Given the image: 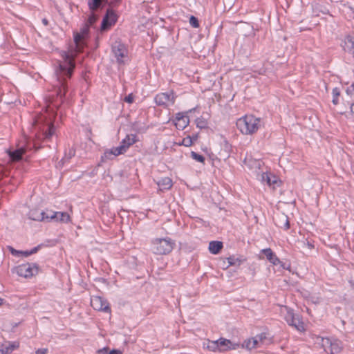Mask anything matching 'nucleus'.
Masks as SVG:
<instances>
[{
	"label": "nucleus",
	"mask_w": 354,
	"mask_h": 354,
	"mask_svg": "<svg viewBox=\"0 0 354 354\" xmlns=\"http://www.w3.org/2000/svg\"><path fill=\"white\" fill-rule=\"evenodd\" d=\"M64 62L63 63H59L58 68L55 71L58 81L57 94L61 99L65 96L66 93L65 76L67 78H70L75 68V64L73 59L66 53H64Z\"/></svg>",
	"instance_id": "obj_1"
},
{
	"label": "nucleus",
	"mask_w": 354,
	"mask_h": 354,
	"mask_svg": "<svg viewBox=\"0 0 354 354\" xmlns=\"http://www.w3.org/2000/svg\"><path fill=\"white\" fill-rule=\"evenodd\" d=\"M260 122V118L252 115H246L238 119L236 125L243 134L251 135L259 129Z\"/></svg>",
	"instance_id": "obj_2"
},
{
	"label": "nucleus",
	"mask_w": 354,
	"mask_h": 354,
	"mask_svg": "<svg viewBox=\"0 0 354 354\" xmlns=\"http://www.w3.org/2000/svg\"><path fill=\"white\" fill-rule=\"evenodd\" d=\"M175 245L170 237L156 238L151 241V251L155 254L166 255L173 250Z\"/></svg>",
	"instance_id": "obj_3"
},
{
	"label": "nucleus",
	"mask_w": 354,
	"mask_h": 354,
	"mask_svg": "<svg viewBox=\"0 0 354 354\" xmlns=\"http://www.w3.org/2000/svg\"><path fill=\"white\" fill-rule=\"evenodd\" d=\"M38 270L39 268L36 263H26L15 267L12 269V272L24 278H29L37 274Z\"/></svg>",
	"instance_id": "obj_4"
},
{
	"label": "nucleus",
	"mask_w": 354,
	"mask_h": 354,
	"mask_svg": "<svg viewBox=\"0 0 354 354\" xmlns=\"http://www.w3.org/2000/svg\"><path fill=\"white\" fill-rule=\"evenodd\" d=\"M321 345L324 351L329 354L339 353L342 348V344L339 340L331 339L328 337L322 339Z\"/></svg>",
	"instance_id": "obj_5"
},
{
	"label": "nucleus",
	"mask_w": 354,
	"mask_h": 354,
	"mask_svg": "<svg viewBox=\"0 0 354 354\" xmlns=\"http://www.w3.org/2000/svg\"><path fill=\"white\" fill-rule=\"evenodd\" d=\"M286 313L284 318L288 325L293 326L299 331H303L305 330L304 322L301 321L299 315H295L293 310L288 307H285Z\"/></svg>",
	"instance_id": "obj_6"
},
{
	"label": "nucleus",
	"mask_w": 354,
	"mask_h": 354,
	"mask_svg": "<svg viewBox=\"0 0 354 354\" xmlns=\"http://www.w3.org/2000/svg\"><path fill=\"white\" fill-rule=\"evenodd\" d=\"M91 305L95 310L99 311L111 312V308L109 307V303L102 297H91Z\"/></svg>",
	"instance_id": "obj_7"
},
{
	"label": "nucleus",
	"mask_w": 354,
	"mask_h": 354,
	"mask_svg": "<svg viewBox=\"0 0 354 354\" xmlns=\"http://www.w3.org/2000/svg\"><path fill=\"white\" fill-rule=\"evenodd\" d=\"M155 102L158 106H167L169 103L173 104L175 102V96L173 91L168 93H161L156 95Z\"/></svg>",
	"instance_id": "obj_8"
},
{
	"label": "nucleus",
	"mask_w": 354,
	"mask_h": 354,
	"mask_svg": "<svg viewBox=\"0 0 354 354\" xmlns=\"http://www.w3.org/2000/svg\"><path fill=\"white\" fill-rule=\"evenodd\" d=\"M89 33V24H84L82 27L80 28V32H74V41L75 43L76 47L81 50L83 47L82 40L88 36Z\"/></svg>",
	"instance_id": "obj_9"
},
{
	"label": "nucleus",
	"mask_w": 354,
	"mask_h": 354,
	"mask_svg": "<svg viewBox=\"0 0 354 354\" xmlns=\"http://www.w3.org/2000/svg\"><path fill=\"white\" fill-rule=\"evenodd\" d=\"M112 51L117 59V62L120 64L123 63L122 58H124L127 53L124 44L119 41H115L112 46Z\"/></svg>",
	"instance_id": "obj_10"
},
{
	"label": "nucleus",
	"mask_w": 354,
	"mask_h": 354,
	"mask_svg": "<svg viewBox=\"0 0 354 354\" xmlns=\"http://www.w3.org/2000/svg\"><path fill=\"white\" fill-rule=\"evenodd\" d=\"M261 252L272 264L274 266L280 265L283 269L286 268L285 267V264L280 261L275 253L270 248L263 249Z\"/></svg>",
	"instance_id": "obj_11"
},
{
	"label": "nucleus",
	"mask_w": 354,
	"mask_h": 354,
	"mask_svg": "<svg viewBox=\"0 0 354 354\" xmlns=\"http://www.w3.org/2000/svg\"><path fill=\"white\" fill-rule=\"evenodd\" d=\"M219 352H224L228 350H235L240 346L238 343H234L230 339L221 337L218 339Z\"/></svg>",
	"instance_id": "obj_12"
},
{
	"label": "nucleus",
	"mask_w": 354,
	"mask_h": 354,
	"mask_svg": "<svg viewBox=\"0 0 354 354\" xmlns=\"http://www.w3.org/2000/svg\"><path fill=\"white\" fill-rule=\"evenodd\" d=\"M136 138L137 136L135 134L127 135L120 142V146L124 148V153L127 151V150L129 149L130 146L133 145L134 143L136 142Z\"/></svg>",
	"instance_id": "obj_13"
},
{
	"label": "nucleus",
	"mask_w": 354,
	"mask_h": 354,
	"mask_svg": "<svg viewBox=\"0 0 354 354\" xmlns=\"http://www.w3.org/2000/svg\"><path fill=\"white\" fill-rule=\"evenodd\" d=\"M160 191L168 190L171 188L173 185L172 180L169 177H164L157 182Z\"/></svg>",
	"instance_id": "obj_14"
},
{
	"label": "nucleus",
	"mask_w": 354,
	"mask_h": 354,
	"mask_svg": "<svg viewBox=\"0 0 354 354\" xmlns=\"http://www.w3.org/2000/svg\"><path fill=\"white\" fill-rule=\"evenodd\" d=\"M25 153V149L19 148L14 151H9L8 155L12 161L17 162L22 158V156Z\"/></svg>",
	"instance_id": "obj_15"
},
{
	"label": "nucleus",
	"mask_w": 354,
	"mask_h": 354,
	"mask_svg": "<svg viewBox=\"0 0 354 354\" xmlns=\"http://www.w3.org/2000/svg\"><path fill=\"white\" fill-rule=\"evenodd\" d=\"M109 15L113 16V10L108 9L106 10V15L103 17L102 24H101V29L104 30L111 26L113 24H115V22H112V21H110L109 19Z\"/></svg>",
	"instance_id": "obj_16"
},
{
	"label": "nucleus",
	"mask_w": 354,
	"mask_h": 354,
	"mask_svg": "<svg viewBox=\"0 0 354 354\" xmlns=\"http://www.w3.org/2000/svg\"><path fill=\"white\" fill-rule=\"evenodd\" d=\"M270 342L267 337V334L262 333L253 337V345H263L266 344Z\"/></svg>",
	"instance_id": "obj_17"
},
{
	"label": "nucleus",
	"mask_w": 354,
	"mask_h": 354,
	"mask_svg": "<svg viewBox=\"0 0 354 354\" xmlns=\"http://www.w3.org/2000/svg\"><path fill=\"white\" fill-rule=\"evenodd\" d=\"M277 222V225H279L281 228H283L286 230L290 228V222L288 220V217L287 215L284 214H282L278 217Z\"/></svg>",
	"instance_id": "obj_18"
},
{
	"label": "nucleus",
	"mask_w": 354,
	"mask_h": 354,
	"mask_svg": "<svg viewBox=\"0 0 354 354\" xmlns=\"http://www.w3.org/2000/svg\"><path fill=\"white\" fill-rule=\"evenodd\" d=\"M223 248V243L218 241H212L209 243V250L212 254H216Z\"/></svg>",
	"instance_id": "obj_19"
},
{
	"label": "nucleus",
	"mask_w": 354,
	"mask_h": 354,
	"mask_svg": "<svg viewBox=\"0 0 354 354\" xmlns=\"http://www.w3.org/2000/svg\"><path fill=\"white\" fill-rule=\"evenodd\" d=\"M29 218L33 221H42L44 214L38 209H31L28 214Z\"/></svg>",
	"instance_id": "obj_20"
},
{
	"label": "nucleus",
	"mask_w": 354,
	"mask_h": 354,
	"mask_svg": "<svg viewBox=\"0 0 354 354\" xmlns=\"http://www.w3.org/2000/svg\"><path fill=\"white\" fill-rule=\"evenodd\" d=\"M44 139L46 140H48L51 138V137L55 134V128L52 123H49L47 125L46 129L44 130Z\"/></svg>",
	"instance_id": "obj_21"
},
{
	"label": "nucleus",
	"mask_w": 354,
	"mask_h": 354,
	"mask_svg": "<svg viewBox=\"0 0 354 354\" xmlns=\"http://www.w3.org/2000/svg\"><path fill=\"white\" fill-rule=\"evenodd\" d=\"M103 0H88V6L91 11L95 12L102 7Z\"/></svg>",
	"instance_id": "obj_22"
},
{
	"label": "nucleus",
	"mask_w": 354,
	"mask_h": 354,
	"mask_svg": "<svg viewBox=\"0 0 354 354\" xmlns=\"http://www.w3.org/2000/svg\"><path fill=\"white\" fill-rule=\"evenodd\" d=\"M44 214V218L42 219L43 222H50L51 221H55V218H56V213H55L53 210H46L42 211Z\"/></svg>",
	"instance_id": "obj_23"
},
{
	"label": "nucleus",
	"mask_w": 354,
	"mask_h": 354,
	"mask_svg": "<svg viewBox=\"0 0 354 354\" xmlns=\"http://www.w3.org/2000/svg\"><path fill=\"white\" fill-rule=\"evenodd\" d=\"M56 213V218L55 221H60L63 223H68L70 221V216L66 212H55Z\"/></svg>",
	"instance_id": "obj_24"
},
{
	"label": "nucleus",
	"mask_w": 354,
	"mask_h": 354,
	"mask_svg": "<svg viewBox=\"0 0 354 354\" xmlns=\"http://www.w3.org/2000/svg\"><path fill=\"white\" fill-rule=\"evenodd\" d=\"M189 122L188 117L183 118L182 120L176 122L175 126L178 129L183 130L189 124Z\"/></svg>",
	"instance_id": "obj_25"
},
{
	"label": "nucleus",
	"mask_w": 354,
	"mask_h": 354,
	"mask_svg": "<svg viewBox=\"0 0 354 354\" xmlns=\"http://www.w3.org/2000/svg\"><path fill=\"white\" fill-rule=\"evenodd\" d=\"M207 348L214 352L219 351L218 339L215 341H209L207 345Z\"/></svg>",
	"instance_id": "obj_26"
},
{
	"label": "nucleus",
	"mask_w": 354,
	"mask_h": 354,
	"mask_svg": "<svg viewBox=\"0 0 354 354\" xmlns=\"http://www.w3.org/2000/svg\"><path fill=\"white\" fill-rule=\"evenodd\" d=\"M18 346L19 344L17 342H14L9 344V345L6 346L4 349H0V351H2L3 354H8L9 353L13 351Z\"/></svg>",
	"instance_id": "obj_27"
},
{
	"label": "nucleus",
	"mask_w": 354,
	"mask_h": 354,
	"mask_svg": "<svg viewBox=\"0 0 354 354\" xmlns=\"http://www.w3.org/2000/svg\"><path fill=\"white\" fill-rule=\"evenodd\" d=\"M110 153L114 157L119 156L120 154H123L124 153V148L122 147L118 146L117 147H113L110 149H108Z\"/></svg>",
	"instance_id": "obj_28"
},
{
	"label": "nucleus",
	"mask_w": 354,
	"mask_h": 354,
	"mask_svg": "<svg viewBox=\"0 0 354 354\" xmlns=\"http://www.w3.org/2000/svg\"><path fill=\"white\" fill-rule=\"evenodd\" d=\"M333 94V100L332 102L334 105H337L338 104V98L340 95V91L337 87H335L332 91Z\"/></svg>",
	"instance_id": "obj_29"
},
{
	"label": "nucleus",
	"mask_w": 354,
	"mask_h": 354,
	"mask_svg": "<svg viewBox=\"0 0 354 354\" xmlns=\"http://www.w3.org/2000/svg\"><path fill=\"white\" fill-rule=\"evenodd\" d=\"M260 346L259 345H253V337L251 339H248L245 340L242 345L243 348H245L248 350H251L252 348Z\"/></svg>",
	"instance_id": "obj_30"
},
{
	"label": "nucleus",
	"mask_w": 354,
	"mask_h": 354,
	"mask_svg": "<svg viewBox=\"0 0 354 354\" xmlns=\"http://www.w3.org/2000/svg\"><path fill=\"white\" fill-rule=\"evenodd\" d=\"M190 156L193 159L199 162H205V157L201 154L197 153L195 151H192Z\"/></svg>",
	"instance_id": "obj_31"
},
{
	"label": "nucleus",
	"mask_w": 354,
	"mask_h": 354,
	"mask_svg": "<svg viewBox=\"0 0 354 354\" xmlns=\"http://www.w3.org/2000/svg\"><path fill=\"white\" fill-rule=\"evenodd\" d=\"M228 266H239L241 263V261L238 258H235L234 257H230L227 259Z\"/></svg>",
	"instance_id": "obj_32"
},
{
	"label": "nucleus",
	"mask_w": 354,
	"mask_h": 354,
	"mask_svg": "<svg viewBox=\"0 0 354 354\" xmlns=\"http://www.w3.org/2000/svg\"><path fill=\"white\" fill-rule=\"evenodd\" d=\"M196 127L200 129H205L207 127V121L205 119H203V118H197L196 120Z\"/></svg>",
	"instance_id": "obj_33"
},
{
	"label": "nucleus",
	"mask_w": 354,
	"mask_h": 354,
	"mask_svg": "<svg viewBox=\"0 0 354 354\" xmlns=\"http://www.w3.org/2000/svg\"><path fill=\"white\" fill-rule=\"evenodd\" d=\"M113 156L110 153L108 149H106L103 155L101 156V162H105L108 160L113 159Z\"/></svg>",
	"instance_id": "obj_34"
},
{
	"label": "nucleus",
	"mask_w": 354,
	"mask_h": 354,
	"mask_svg": "<svg viewBox=\"0 0 354 354\" xmlns=\"http://www.w3.org/2000/svg\"><path fill=\"white\" fill-rule=\"evenodd\" d=\"M262 180L263 181H266L267 183L269 185H271L272 184H274V183H276V180H272L271 177L267 173H263V174H262Z\"/></svg>",
	"instance_id": "obj_35"
},
{
	"label": "nucleus",
	"mask_w": 354,
	"mask_h": 354,
	"mask_svg": "<svg viewBox=\"0 0 354 354\" xmlns=\"http://www.w3.org/2000/svg\"><path fill=\"white\" fill-rule=\"evenodd\" d=\"M97 19V17L92 12V13L89 15L87 21L85 24H88L89 26H92Z\"/></svg>",
	"instance_id": "obj_36"
},
{
	"label": "nucleus",
	"mask_w": 354,
	"mask_h": 354,
	"mask_svg": "<svg viewBox=\"0 0 354 354\" xmlns=\"http://www.w3.org/2000/svg\"><path fill=\"white\" fill-rule=\"evenodd\" d=\"M192 138H191V136H187L186 138L183 139L182 142L180 144V145L189 147L192 145Z\"/></svg>",
	"instance_id": "obj_37"
},
{
	"label": "nucleus",
	"mask_w": 354,
	"mask_h": 354,
	"mask_svg": "<svg viewBox=\"0 0 354 354\" xmlns=\"http://www.w3.org/2000/svg\"><path fill=\"white\" fill-rule=\"evenodd\" d=\"M189 24L194 28L199 27V21H198V19L193 15H192L189 18Z\"/></svg>",
	"instance_id": "obj_38"
},
{
	"label": "nucleus",
	"mask_w": 354,
	"mask_h": 354,
	"mask_svg": "<svg viewBox=\"0 0 354 354\" xmlns=\"http://www.w3.org/2000/svg\"><path fill=\"white\" fill-rule=\"evenodd\" d=\"M75 154V151L73 148H71L68 150V152L66 153L63 158V160H70L72 157H73Z\"/></svg>",
	"instance_id": "obj_39"
},
{
	"label": "nucleus",
	"mask_w": 354,
	"mask_h": 354,
	"mask_svg": "<svg viewBox=\"0 0 354 354\" xmlns=\"http://www.w3.org/2000/svg\"><path fill=\"white\" fill-rule=\"evenodd\" d=\"M346 92L349 95H354V83H353L350 86H348Z\"/></svg>",
	"instance_id": "obj_40"
},
{
	"label": "nucleus",
	"mask_w": 354,
	"mask_h": 354,
	"mask_svg": "<svg viewBox=\"0 0 354 354\" xmlns=\"http://www.w3.org/2000/svg\"><path fill=\"white\" fill-rule=\"evenodd\" d=\"M126 102L132 103L133 102V96L132 94H129L124 97V100Z\"/></svg>",
	"instance_id": "obj_41"
},
{
	"label": "nucleus",
	"mask_w": 354,
	"mask_h": 354,
	"mask_svg": "<svg viewBox=\"0 0 354 354\" xmlns=\"http://www.w3.org/2000/svg\"><path fill=\"white\" fill-rule=\"evenodd\" d=\"M187 116L185 115L183 113H178L176 115V122H178L182 120L183 118H187Z\"/></svg>",
	"instance_id": "obj_42"
},
{
	"label": "nucleus",
	"mask_w": 354,
	"mask_h": 354,
	"mask_svg": "<svg viewBox=\"0 0 354 354\" xmlns=\"http://www.w3.org/2000/svg\"><path fill=\"white\" fill-rule=\"evenodd\" d=\"M10 251L12 253V254H13V255H19V254L23 252V251L16 250L15 249H14L12 248H10Z\"/></svg>",
	"instance_id": "obj_43"
},
{
	"label": "nucleus",
	"mask_w": 354,
	"mask_h": 354,
	"mask_svg": "<svg viewBox=\"0 0 354 354\" xmlns=\"http://www.w3.org/2000/svg\"><path fill=\"white\" fill-rule=\"evenodd\" d=\"M110 351H109V349L106 348H104L102 349H100L97 351V354H109Z\"/></svg>",
	"instance_id": "obj_44"
},
{
	"label": "nucleus",
	"mask_w": 354,
	"mask_h": 354,
	"mask_svg": "<svg viewBox=\"0 0 354 354\" xmlns=\"http://www.w3.org/2000/svg\"><path fill=\"white\" fill-rule=\"evenodd\" d=\"M47 351L46 348H39L36 351L35 354H46Z\"/></svg>",
	"instance_id": "obj_45"
},
{
	"label": "nucleus",
	"mask_w": 354,
	"mask_h": 354,
	"mask_svg": "<svg viewBox=\"0 0 354 354\" xmlns=\"http://www.w3.org/2000/svg\"><path fill=\"white\" fill-rule=\"evenodd\" d=\"M109 19L110 21H112V22H115L116 21V15L115 14V12L113 11V16L109 15Z\"/></svg>",
	"instance_id": "obj_46"
},
{
	"label": "nucleus",
	"mask_w": 354,
	"mask_h": 354,
	"mask_svg": "<svg viewBox=\"0 0 354 354\" xmlns=\"http://www.w3.org/2000/svg\"><path fill=\"white\" fill-rule=\"evenodd\" d=\"M254 165V167L256 168H258V169H260V167H261V162L259 161V160H254L253 162Z\"/></svg>",
	"instance_id": "obj_47"
},
{
	"label": "nucleus",
	"mask_w": 354,
	"mask_h": 354,
	"mask_svg": "<svg viewBox=\"0 0 354 354\" xmlns=\"http://www.w3.org/2000/svg\"><path fill=\"white\" fill-rule=\"evenodd\" d=\"M39 248V246L33 248L32 250H29V254H32L36 253L37 252Z\"/></svg>",
	"instance_id": "obj_48"
},
{
	"label": "nucleus",
	"mask_w": 354,
	"mask_h": 354,
	"mask_svg": "<svg viewBox=\"0 0 354 354\" xmlns=\"http://www.w3.org/2000/svg\"><path fill=\"white\" fill-rule=\"evenodd\" d=\"M109 354H122V353L120 351H118V350L113 349V350L111 351L109 353Z\"/></svg>",
	"instance_id": "obj_49"
},
{
	"label": "nucleus",
	"mask_w": 354,
	"mask_h": 354,
	"mask_svg": "<svg viewBox=\"0 0 354 354\" xmlns=\"http://www.w3.org/2000/svg\"><path fill=\"white\" fill-rule=\"evenodd\" d=\"M350 109H351V113L353 115V117L354 118V103H352L351 104Z\"/></svg>",
	"instance_id": "obj_50"
},
{
	"label": "nucleus",
	"mask_w": 354,
	"mask_h": 354,
	"mask_svg": "<svg viewBox=\"0 0 354 354\" xmlns=\"http://www.w3.org/2000/svg\"><path fill=\"white\" fill-rule=\"evenodd\" d=\"M21 254H23L25 257H28L29 255H31V254H29V250L23 251V252Z\"/></svg>",
	"instance_id": "obj_51"
},
{
	"label": "nucleus",
	"mask_w": 354,
	"mask_h": 354,
	"mask_svg": "<svg viewBox=\"0 0 354 354\" xmlns=\"http://www.w3.org/2000/svg\"><path fill=\"white\" fill-rule=\"evenodd\" d=\"M306 244H307V245H308L309 249H312V248H314V245L310 242H309V241H307Z\"/></svg>",
	"instance_id": "obj_52"
},
{
	"label": "nucleus",
	"mask_w": 354,
	"mask_h": 354,
	"mask_svg": "<svg viewBox=\"0 0 354 354\" xmlns=\"http://www.w3.org/2000/svg\"><path fill=\"white\" fill-rule=\"evenodd\" d=\"M42 22L44 25H47L48 24V20L46 19H42Z\"/></svg>",
	"instance_id": "obj_53"
},
{
	"label": "nucleus",
	"mask_w": 354,
	"mask_h": 354,
	"mask_svg": "<svg viewBox=\"0 0 354 354\" xmlns=\"http://www.w3.org/2000/svg\"><path fill=\"white\" fill-rule=\"evenodd\" d=\"M191 138H192V142H193L194 140H196L197 139V135L193 136Z\"/></svg>",
	"instance_id": "obj_54"
},
{
	"label": "nucleus",
	"mask_w": 354,
	"mask_h": 354,
	"mask_svg": "<svg viewBox=\"0 0 354 354\" xmlns=\"http://www.w3.org/2000/svg\"><path fill=\"white\" fill-rule=\"evenodd\" d=\"M4 299L0 297V306L3 305Z\"/></svg>",
	"instance_id": "obj_55"
},
{
	"label": "nucleus",
	"mask_w": 354,
	"mask_h": 354,
	"mask_svg": "<svg viewBox=\"0 0 354 354\" xmlns=\"http://www.w3.org/2000/svg\"><path fill=\"white\" fill-rule=\"evenodd\" d=\"M349 283L351 284L352 287H354V282L353 281H350Z\"/></svg>",
	"instance_id": "obj_56"
},
{
	"label": "nucleus",
	"mask_w": 354,
	"mask_h": 354,
	"mask_svg": "<svg viewBox=\"0 0 354 354\" xmlns=\"http://www.w3.org/2000/svg\"><path fill=\"white\" fill-rule=\"evenodd\" d=\"M0 354H3L2 351H0Z\"/></svg>",
	"instance_id": "obj_57"
},
{
	"label": "nucleus",
	"mask_w": 354,
	"mask_h": 354,
	"mask_svg": "<svg viewBox=\"0 0 354 354\" xmlns=\"http://www.w3.org/2000/svg\"><path fill=\"white\" fill-rule=\"evenodd\" d=\"M353 96H354V94H353Z\"/></svg>",
	"instance_id": "obj_58"
}]
</instances>
